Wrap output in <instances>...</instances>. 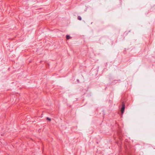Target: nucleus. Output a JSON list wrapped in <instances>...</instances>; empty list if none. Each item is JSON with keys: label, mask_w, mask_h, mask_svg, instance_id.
<instances>
[{"label": "nucleus", "mask_w": 155, "mask_h": 155, "mask_svg": "<svg viewBox=\"0 0 155 155\" xmlns=\"http://www.w3.org/2000/svg\"><path fill=\"white\" fill-rule=\"evenodd\" d=\"M125 108V105L124 104H122V107H121V113L122 114H123Z\"/></svg>", "instance_id": "1"}, {"label": "nucleus", "mask_w": 155, "mask_h": 155, "mask_svg": "<svg viewBox=\"0 0 155 155\" xmlns=\"http://www.w3.org/2000/svg\"><path fill=\"white\" fill-rule=\"evenodd\" d=\"M66 37L67 39H69L71 38V37L69 35H66Z\"/></svg>", "instance_id": "2"}, {"label": "nucleus", "mask_w": 155, "mask_h": 155, "mask_svg": "<svg viewBox=\"0 0 155 155\" xmlns=\"http://www.w3.org/2000/svg\"><path fill=\"white\" fill-rule=\"evenodd\" d=\"M78 19L79 20H81V18L80 16H78Z\"/></svg>", "instance_id": "3"}, {"label": "nucleus", "mask_w": 155, "mask_h": 155, "mask_svg": "<svg viewBox=\"0 0 155 155\" xmlns=\"http://www.w3.org/2000/svg\"><path fill=\"white\" fill-rule=\"evenodd\" d=\"M46 119L50 121L51 120V119L48 117H47Z\"/></svg>", "instance_id": "4"}, {"label": "nucleus", "mask_w": 155, "mask_h": 155, "mask_svg": "<svg viewBox=\"0 0 155 155\" xmlns=\"http://www.w3.org/2000/svg\"><path fill=\"white\" fill-rule=\"evenodd\" d=\"M77 81H79V80H77Z\"/></svg>", "instance_id": "5"}]
</instances>
